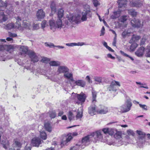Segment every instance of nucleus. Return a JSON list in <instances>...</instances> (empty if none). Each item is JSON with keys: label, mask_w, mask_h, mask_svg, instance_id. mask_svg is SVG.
Instances as JSON below:
<instances>
[{"label": "nucleus", "mask_w": 150, "mask_h": 150, "mask_svg": "<svg viewBox=\"0 0 150 150\" xmlns=\"http://www.w3.org/2000/svg\"><path fill=\"white\" fill-rule=\"evenodd\" d=\"M108 112V109L107 107L102 106L100 109H98V113L104 114Z\"/></svg>", "instance_id": "nucleus-20"}, {"label": "nucleus", "mask_w": 150, "mask_h": 150, "mask_svg": "<svg viewBox=\"0 0 150 150\" xmlns=\"http://www.w3.org/2000/svg\"><path fill=\"white\" fill-rule=\"evenodd\" d=\"M132 43L131 45L130 46V50L132 51H134L135 49L137 47L138 45L135 42H133Z\"/></svg>", "instance_id": "nucleus-43"}, {"label": "nucleus", "mask_w": 150, "mask_h": 150, "mask_svg": "<svg viewBox=\"0 0 150 150\" xmlns=\"http://www.w3.org/2000/svg\"><path fill=\"white\" fill-rule=\"evenodd\" d=\"M127 133L129 135H131L134 136L135 134V133L133 131L130 129L128 130L127 131Z\"/></svg>", "instance_id": "nucleus-55"}, {"label": "nucleus", "mask_w": 150, "mask_h": 150, "mask_svg": "<svg viewBox=\"0 0 150 150\" xmlns=\"http://www.w3.org/2000/svg\"><path fill=\"white\" fill-rule=\"evenodd\" d=\"M12 48V46L10 45H0V51L4 50H6L7 51H8L10 49H11Z\"/></svg>", "instance_id": "nucleus-25"}, {"label": "nucleus", "mask_w": 150, "mask_h": 150, "mask_svg": "<svg viewBox=\"0 0 150 150\" xmlns=\"http://www.w3.org/2000/svg\"><path fill=\"white\" fill-rule=\"evenodd\" d=\"M81 110L77 112V115H76V118L77 119H81L83 116V111L82 110L81 108Z\"/></svg>", "instance_id": "nucleus-36"}, {"label": "nucleus", "mask_w": 150, "mask_h": 150, "mask_svg": "<svg viewBox=\"0 0 150 150\" xmlns=\"http://www.w3.org/2000/svg\"><path fill=\"white\" fill-rule=\"evenodd\" d=\"M8 35L10 37H16L17 36V35L16 34L12 33L11 32L8 33Z\"/></svg>", "instance_id": "nucleus-59"}, {"label": "nucleus", "mask_w": 150, "mask_h": 150, "mask_svg": "<svg viewBox=\"0 0 150 150\" xmlns=\"http://www.w3.org/2000/svg\"><path fill=\"white\" fill-rule=\"evenodd\" d=\"M31 146L28 144H27L25 148V150H31Z\"/></svg>", "instance_id": "nucleus-60"}, {"label": "nucleus", "mask_w": 150, "mask_h": 150, "mask_svg": "<svg viewBox=\"0 0 150 150\" xmlns=\"http://www.w3.org/2000/svg\"><path fill=\"white\" fill-rule=\"evenodd\" d=\"M146 41V39L144 38H142L141 40L140 45H143L144 44Z\"/></svg>", "instance_id": "nucleus-63"}, {"label": "nucleus", "mask_w": 150, "mask_h": 150, "mask_svg": "<svg viewBox=\"0 0 150 150\" xmlns=\"http://www.w3.org/2000/svg\"><path fill=\"white\" fill-rule=\"evenodd\" d=\"M91 135H88L83 138L81 141V144L80 145L82 149L84 148L83 146H86L88 145Z\"/></svg>", "instance_id": "nucleus-9"}, {"label": "nucleus", "mask_w": 150, "mask_h": 150, "mask_svg": "<svg viewBox=\"0 0 150 150\" xmlns=\"http://www.w3.org/2000/svg\"><path fill=\"white\" fill-rule=\"evenodd\" d=\"M116 131V130L115 129L109 128L108 134L109 135H112L114 133H115Z\"/></svg>", "instance_id": "nucleus-48"}, {"label": "nucleus", "mask_w": 150, "mask_h": 150, "mask_svg": "<svg viewBox=\"0 0 150 150\" xmlns=\"http://www.w3.org/2000/svg\"><path fill=\"white\" fill-rule=\"evenodd\" d=\"M50 116L51 118H54L56 116V114L54 111L51 112L49 113Z\"/></svg>", "instance_id": "nucleus-53"}, {"label": "nucleus", "mask_w": 150, "mask_h": 150, "mask_svg": "<svg viewBox=\"0 0 150 150\" xmlns=\"http://www.w3.org/2000/svg\"><path fill=\"white\" fill-rule=\"evenodd\" d=\"M49 23L50 29L53 32L55 31L56 28L61 29L64 26L61 19L57 18L55 22L53 21H50Z\"/></svg>", "instance_id": "nucleus-2"}, {"label": "nucleus", "mask_w": 150, "mask_h": 150, "mask_svg": "<svg viewBox=\"0 0 150 150\" xmlns=\"http://www.w3.org/2000/svg\"><path fill=\"white\" fill-rule=\"evenodd\" d=\"M64 77L67 79H69V83L72 85L73 84V82L74 81L73 76V74L71 73H65L64 74Z\"/></svg>", "instance_id": "nucleus-14"}, {"label": "nucleus", "mask_w": 150, "mask_h": 150, "mask_svg": "<svg viewBox=\"0 0 150 150\" xmlns=\"http://www.w3.org/2000/svg\"><path fill=\"white\" fill-rule=\"evenodd\" d=\"M86 85V82L85 81L82 80H79L75 81L73 82V84L72 86H75L77 85L80 86L82 87H85Z\"/></svg>", "instance_id": "nucleus-13"}, {"label": "nucleus", "mask_w": 150, "mask_h": 150, "mask_svg": "<svg viewBox=\"0 0 150 150\" xmlns=\"http://www.w3.org/2000/svg\"><path fill=\"white\" fill-rule=\"evenodd\" d=\"M16 21L15 24H14V29H17L21 31L23 30V28L21 26V19L19 17H17L16 18Z\"/></svg>", "instance_id": "nucleus-8"}, {"label": "nucleus", "mask_w": 150, "mask_h": 150, "mask_svg": "<svg viewBox=\"0 0 150 150\" xmlns=\"http://www.w3.org/2000/svg\"><path fill=\"white\" fill-rule=\"evenodd\" d=\"M72 138V137L71 136V134L69 136L65 141H63L61 143L63 144V145L67 144V143L69 142Z\"/></svg>", "instance_id": "nucleus-45"}, {"label": "nucleus", "mask_w": 150, "mask_h": 150, "mask_svg": "<svg viewBox=\"0 0 150 150\" xmlns=\"http://www.w3.org/2000/svg\"><path fill=\"white\" fill-rule=\"evenodd\" d=\"M94 79L95 81L97 82L96 83V84H100L102 82V78L101 77L96 76L95 77Z\"/></svg>", "instance_id": "nucleus-40"}, {"label": "nucleus", "mask_w": 150, "mask_h": 150, "mask_svg": "<svg viewBox=\"0 0 150 150\" xmlns=\"http://www.w3.org/2000/svg\"><path fill=\"white\" fill-rule=\"evenodd\" d=\"M128 13L132 17H135L137 15V13L133 9H131L128 10Z\"/></svg>", "instance_id": "nucleus-37"}, {"label": "nucleus", "mask_w": 150, "mask_h": 150, "mask_svg": "<svg viewBox=\"0 0 150 150\" xmlns=\"http://www.w3.org/2000/svg\"><path fill=\"white\" fill-rule=\"evenodd\" d=\"M141 38L139 36L133 35L132 38L129 41L130 43H132L133 42H137Z\"/></svg>", "instance_id": "nucleus-26"}, {"label": "nucleus", "mask_w": 150, "mask_h": 150, "mask_svg": "<svg viewBox=\"0 0 150 150\" xmlns=\"http://www.w3.org/2000/svg\"><path fill=\"white\" fill-rule=\"evenodd\" d=\"M8 19L7 16L4 14L3 12L0 13V25H1L3 22H5Z\"/></svg>", "instance_id": "nucleus-18"}, {"label": "nucleus", "mask_w": 150, "mask_h": 150, "mask_svg": "<svg viewBox=\"0 0 150 150\" xmlns=\"http://www.w3.org/2000/svg\"><path fill=\"white\" fill-rule=\"evenodd\" d=\"M50 60L49 58L46 57H43L41 59V62L43 63H47Z\"/></svg>", "instance_id": "nucleus-51"}, {"label": "nucleus", "mask_w": 150, "mask_h": 150, "mask_svg": "<svg viewBox=\"0 0 150 150\" xmlns=\"http://www.w3.org/2000/svg\"><path fill=\"white\" fill-rule=\"evenodd\" d=\"M146 56L147 57H150V43L146 47Z\"/></svg>", "instance_id": "nucleus-41"}, {"label": "nucleus", "mask_w": 150, "mask_h": 150, "mask_svg": "<svg viewBox=\"0 0 150 150\" xmlns=\"http://www.w3.org/2000/svg\"><path fill=\"white\" fill-rule=\"evenodd\" d=\"M126 0H118L117 3L119 5V7L121 8L123 6L127 4Z\"/></svg>", "instance_id": "nucleus-31"}, {"label": "nucleus", "mask_w": 150, "mask_h": 150, "mask_svg": "<svg viewBox=\"0 0 150 150\" xmlns=\"http://www.w3.org/2000/svg\"><path fill=\"white\" fill-rule=\"evenodd\" d=\"M44 126L45 129L47 131L49 132H50L52 131V127L49 123H45Z\"/></svg>", "instance_id": "nucleus-32"}, {"label": "nucleus", "mask_w": 150, "mask_h": 150, "mask_svg": "<svg viewBox=\"0 0 150 150\" xmlns=\"http://www.w3.org/2000/svg\"><path fill=\"white\" fill-rule=\"evenodd\" d=\"M33 28L34 30H37L39 28V26L38 24H34L33 25Z\"/></svg>", "instance_id": "nucleus-62"}, {"label": "nucleus", "mask_w": 150, "mask_h": 150, "mask_svg": "<svg viewBox=\"0 0 150 150\" xmlns=\"http://www.w3.org/2000/svg\"><path fill=\"white\" fill-rule=\"evenodd\" d=\"M36 17L39 20H41L45 17V13L42 9H40L37 11Z\"/></svg>", "instance_id": "nucleus-12"}, {"label": "nucleus", "mask_w": 150, "mask_h": 150, "mask_svg": "<svg viewBox=\"0 0 150 150\" xmlns=\"http://www.w3.org/2000/svg\"><path fill=\"white\" fill-rule=\"evenodd\" d=\"M20 50L24 54H26L27 52H28V47L25 46H21L20 48Z\"/></svg>", "instance_id": "nucleus-35"}, {"label": "nucleus", "mask_w": 150, "mask_h": 150, "mask_svg": "<svg viewBox=\"0 0 150 150\" xmlns=\"http://www.w3.org/2000/svg\"><path fill=\"white\" fill-rule=\"evenodd\" d=\"M140 107L142 108L143 110H147V106L145 105H142L141 104H139Z\"/></svg>", "instance_id": "nucleus-57"}, {"label": "nucleus", "mask_w": 150, "mask_h": 150, "mask_svg": "<svg viewBox=\"0 0 150 150\" xmlns=\"http://www.w3.org/2000/svg\"><path fill=\"white\" fill-rule=\"evenodd\" d=\"M116 37H114V39H113V41L112 42V45L114 46H116Z\"/></svg>", "instance_id": "nucleus-64"}, {"label": "nucleus", "mask_w": 150, "mask_h": 150, "mask_svg": "<svg viewBox=\"0 0 150 150\" xmlns=\"http://www.w3.org/2000/svg\"><path fill=\"white\" fill-rule=\"evenodd\" d=\"M144 47H141L136 51L135 54L139 57L142 56L144 54Z\"/></svg>", "instance_id": "nucleus-17"}, {"label": "nucleus", "mask_w": 150, "mask_h": 150, "mask_svg": "<svg viewBox=\"0 0 150 150\" xmlns=\"http://www.w3.org/2000/svg\"><path fill=\"white\" fill-rule=\"evenodd\" d=\"M40 138L43 140H45L47 138V134L44 131H40Z\"/></svg>", "instance_id": "nucleus-33"}, {"label": "nucleus", "mask_w": 150, "mask_h": 150, "mask_svg": "<svg viewBox=\"0 0 150 150\" xmlns=\"http://www.w3.org/2000/svg\"><path fill=\"white\" fill-rule=\"evenodd\" d=\"M41 142L40 139L38 138H33L31 141V144L33 146L38 147Z\"/></svg>", "instance_id": "nucleus-15"}, {"label": "nucleus", "mask_w": 150, "mask_h": 150, "mask_svg": "<svg viewBox=\"0 0 150 150\" xmlns=\"http://www.w3.org/2000/svg\"><path fill=\"white\" fill-rule=\"evenodd\" d=\"M50 8L52 13H54L56 11V8L55 4L54 2H52L51 3L50 5Z\"/></svg>", "instance_id": "nucleus-39"}, {"label": "nucleus", "mask_w": 150, "mask_h": 150, "mask_svg": "<svg viewBox=\"0 0 150 150\" xmlns=\"http://www.w3.org/2000/svg\"><path fill=\"white\" fill-rule=\"evenodd\" d=\"M47 25V22L46 21H44L42 22L41 23V26L42 28H44Z\"/></svg>", "instance_id": "nucleus-58"}, {"label": "nucleus", "mask_w": 150, "mask_h": 150, "mask_svg": "<svg viewBox=\"0 0 150 150\" xmlns=\"http://www.w3.org/2000/svg\"><path fill=\"white\" fill-rule=\"evenodd\" d=\"M6 9H7V10H6V12L8 14H10L11 12H12L13 11V7L11 6L10 5H9L8 8H6Z\"/></svg>", "instance_id": "nucleus-44"}, {"label": "nucleus", "mask_w": 150, "mask_h": 150, "mask_svg": "<svg viewBox=\"0 0 150 150\" xmlns=\"http://www.w3.org/2000/svg\"><path fill=\"white\" fill-rule=\"evenodd\" d=\"M120 16V12L119 11L114 12L113 14L111 16L112 19H115L119 17Z\"/></svg>", "instance_id": "nucleus-34"}, {"label": "nucleus", "mask_w": 150, "mask_h": 150, "mask_svg": "<svg viewBox=\"0 0 150 150\" xmlns=\"http://www.w3.org/2000/svg\"><path fill=\"white\" fill-rule=\"evenodd\" d=\"M14 144H15L16 147L21 148V143L17 140H15L14 142Z\"/></svg>", "instance_id": "nucleus-52"}, {"label": "nucleus", "mask_w": 150, "mask_h": 150, "mask_svg": "<svg viewBox=\"0 0 150 150\" xmlns=\"http://www.w3.org/2000/svg\"><path fill=\"white\" fill-rule=\"evenodd\" d=\"M96 106L94 105H91L88 108V112L91 115L96 114L98 113V109H96Z\"/></svg>", "instance_id": "nucleus-16"}, {"label": "nucleus", "mask_w": 150, "mask_h": 150, "mask_svg": "<svg viewBox=\"0 0 150 150\" xmlns=\"http://www.w3.org/2000/svg\"><path fill=\"white\" fill-rule=\"evenodd\" d=\"M79 147H81L80 145H79L77 144L75 146L71 148L70 150H78Z\"/></svg>", "instance_id": "nucleus-56"}, {"label": "nucleus", "mask_w": 150, "mask_h": 150, "mask_svg": "<svg viewBox=\"0 0 150 150\" xmlns=\"http://www.w3.org/2000/svg\"><path fill=\"white\" fill-rule=\"evenodd\" d=\"M28 54L30 58L31 61L33 62H35L38 61V58L34 51L29 50L28 52Z\"/></svg>", "instance_id": "nucleus-7"}, {"label": "nucleus", "mask_w": 150, "mask_h": 150, "mask_svg": "<svg viewBox=\"0 0 150 150\" xmlns=\"http://www.w3.org/2000/svg\"><path fill=\"white\" fill-rule=\"evenodd\" d=\"M6 1H4L1 0L0 1V10L3 11L5 10L6 8H8L9 4H7L5 3Z\"/></svg>", "instance_id": "nucleus-21"}, {"label": "nucleus", "mask_w": 150, "mask_h": 150, "mask_svg": "<svg viewBox=\"0 0 150 150\" xmlns=\"http://www.w3.org/2000/svg\"><path fill=\"white\" fill-rule=\"evenodd\" d=\"M14 28V23H10L6 25L5 28L7 30H11Z\"/></svg>", "instance_id": "nucleus-38"}, {"label": "nucleus", "mask_w": 150, "mask_h": 150, "mask_svg": "<svg viewBox=\"0 0 150 150\" xmlns=\"http://www.w3.org/2000/svg\"><path fill=\"white\" fill-rule=\"evenodd\" d=\"M92 102L94 103V102L96 101V98L97 93L96 92L93 90H92Z\"/></svg>", "instance_id": "nucleus-42"}, {"label": "nucleus", "mask_w": 150, "mask_h": 150, "mask_svg": "<svg viewBox=\"0 0 150 150\" xmlns=\"http://www.w3.org/2000/svg\"><path fill=\"white\" fill-rule=\"evenodd\" d=\"M137 133L139 134L137 142L139 143L142 144L145 142V133L141 131L137 130Z\"/></svg>", "instance_id": "nucleus-4"}, {"label": "nucleus", "mask_w": 150, "mask_h": 150, "mask_svg": "<svg viewBox=\"0 0 150 150\" xmlns=\"http://www.w3.org/2000/svg\"><path fill=\"white\" fill-rule=\"evenodd\" d=\"M94 136L96 139V138L97 140H99L102 138V135L100 131H97L94 133Z\"/></svg>", "instance_id": "nucleus-29"}, {"label": "nucleus", "mask_w": 150, "mask_h": 150, "mask_svg": "<svg viewBox=\"0 0 150 150\" xmlns=\"http://www.w3.org/2000/svg\"><path fill=\"white\" fill-rule=\"evenodd\" d=\"M49 64L50 66L57 67L60 64V63L58 61H50Z\"/></svg>", "instance_id": "nucleus-30"}, {"label": "nucleus", "mask_w": 150, "mask_h": 150, "mask_svg": "<svg viewBox=\"0 0 150 150\" xmlns=\"http://www.w3.org/2000/svg\"><path fill=\"white\" fill-rule=\"evenodd\" d=\"M77 98L79 101L84 102L86 99V96L83 93L81 92L79 94H77Z\"/></svg>", "instance_id": "nucleus-23"}, {"label": "nucleus", "mask_w": 150, "mask_h": 150, "mask_svg": "<svg viewBox=\"0 0 150 150\" xmlns=\"http://www.w3.org/2000/svg\"><path fill=\"white\" fill-rule=\"evenodd\" d=\"M68 118L70 121L74 120L75 118L74 115H73L72 112L70 111L69 112L68 115Z\"/></svg>", "instance_id": "nucleus-47"}, {"label": "nucleus", "mask_w": 150, "mask_h": 150, "mask_svg": "<svg viewBox=\"0 0 150 150\" xmlns=\"http://www.w3.org/2000/svg\"><path fill=\"white\" fill-rule=\"evenodd\" d=\"M57 18L61 19L64 16V11L62 8H60L57 10Z\"/></svg>", "instance_id": "nucleus-24"}, {"label": "nucleus", "mask_w": 150, "mask_h": 150, "mask_svg": "<svg viewBox=\"0 0 150 150\" xmlns=\"http://www.w3.org/2000/svg\"><path fill=\"white\" fill-rule=\"evenodd\" d=\"M93 2L95 6H97L99 5V3L97 0H93Z\"/></svg>", "instance_id": "nucleus-61"}, {"label": "nucleus", "mask_w": 150, "mask_h": 150, "mask_svg": "<svg viewBox=\"0 0 150 150\" xmlns=\"http://www.w3.org/2000/svg\"><path fill=\"white\" fill-rule=\"evenodd\" d=\"M114 136L116 139H119V140H118V146L124 144L123 142L122 141V139L121 137V132H120L116 131V133L115 134Z\"/></svg>", "instance_id": "nucleus-10"}, {"label": "nucleus", "mask_w": 150, "mask_h": 150, "mask_svg": "<svg viewBox=\"0 0 150 150\" xmlns=\"http://www.w3.org/2000/svg\"><path fill=\"white\" fill-rule=\"evenodd\" d=\"M45 45L47 47H54L55 45L54 44L51 43H47L46 42L45 43Z\"/></svg>", "instance_id": "nucleus-54"}, {"label": "nucleus", "mask_w": 150, "mask_h": 150, "mask_svg": "<svg viewBox=\"0 0 150 150\" xmlns=\"http://www.w3.org/2000/svg\"><path fill=\"white\" fill-rule=\"evenodd\" d=\"M85 45V43L83 42H78V43H66V46L69 47H73L76 46H82Z\"/></svg>", "instance_id": "nucleus-22"}, {"label": "nucleus", "mask_w": 150, "mask_h": 150, "mask_svg": "<svg viewBox=\"0 0 150 150\" xmlns=\"http://www.w3.org/2000/svg\"><path fill=\"white\" fill-rule=\"evenodd\" d=\"M127 16H122L120 17L119 20L120 21L124 23L127 21Z\"/></svg>", "instance_id": "nucleus-49"}, {"label": "nucleus", "mask_w": 150, "mask_h": 150, "mask_svg": "<svg viewBox=\"0 0 150 150\" xmlns=\"http://www.w3.org/2000/svg\"><path fill=\"white\" fill-rule=\"evenodd\" d=\"M132 105L131 99L129 98L127 99L125 104L120 107L121 112L125 113L131 110Z\"/></svg>", "instance_id": "nucleus-3"}, {"label": "nucleus", "mask_w": 150, "mask_h": 150, "mask_svg": "<svg viewBox=\"0 0 150 150\" xmlns=\"http://www.w3.org/2000/svg\"><path fill=\"white\" fill-rule=\"evenodd\" d=\"M69 71L68 68L66 66H59L57 69V72L58 74L65 73Z\"/></svg>", "instance_id": "nucleus-11"}, {"label": "nucleus", "mask_w": 150, "mask_h": 150, "mask_svg": "<svg viewBox=\"0 0 150 150\" xmlns=\"http://www.w3.org/2000/svg\"><path fill=\"white\" fill-rule=\"evenodd\" d=\"M1 144H2L4 148L6 149L8 147L9 145L8 141L6 139H5L4 140H2Z\"/></svg>", "instance_id": "nucleus-27"}, {"label": "nucleus", "mask_w": 150, "mask_h": 150, "mask_svg": "<svg viewBox=\"0 0 150 150\" xmlns=\"http://www.w3.org/2000/svg\"><path fill=\"white\" fill-rule=\"evenodd\" d=\"M120 52L121 53V54L123 55L129 57L132 61H133L134 60V59L132 57L130 56L127 54L125 53V52H124L122 51V50H120Z\"/></svg>", "instance_id": "nucleus-50"}, {"label": "nucleus", "mask_w": 150, "mask_h": 150, "mask_svg": "<svg viewBox=\"0 0 150 150\" xmlns=\"http://www.w3.org/2000/svg\"><path fill=\"white\" fill-rule=\"evenodd\" d=\"M116 85L120 87L121 86L120 82L115 81H112L110 86L108 88V90L109 91H116L117 90V88L116 86Z\"/></svg>", "instance_id": "nucleus-5"}, {"label": "nucleus", "mask_w": 150, "mask_h": 150, "mask_svg": "<svg viewBox=\"0 0 150 150\" xmlns=\"http://www.w3.org/2000/svg\"><path fill=\"white\" fill-rule=\"evenodd\" d=\"M143 4L140 1H134L130 2V5L132 7H140L142 6Z\"/></svg>", "instance_id": "nucleus-19"}, {"label": "nucleus", "mask_w": 150, "mask_h": 150, "mask_svg": "<svg viewBox=\"0 0 150 150\" xmlns=\"http://www.w3.org/2000/svg\"><path fill=\"white\" fill-rule=\"evenodd\" d=\"M131 33V31L129 30H125L122 34V35L123 38H125L126 36H129Z\"/></svg>", "instance_id": "nucleus-28"}, {"label": "nucleus", "mask_w": 150, "mask_h": 150, "mask_svg": "<svg viewBox=\"0 0 150 150\" xmlns=\"http://www.w3.org/2000/svg\"><path fill=\"white\" fill-rule=\"evenodd\" d=\"M90 6L86 4L84 7L85 10L82 13L81 18L80 16L78 14H69L67 16V18L65 21V25L67 26H71L74 23H77L80 19L83 21H86L87 18L92 17V13L90 10Z\"/></svg>", "instance_id": "nucleus-1"}, {"label": "nucleus", "mask_w": 150, "mask_h": 150, "mask_svg": "<svg viewBox=\"0 0 150 150\" xmlns=\"http://www.w3.org/2000/svg\"><path fill=\"white\" fill-rule=\"evenodd\" d=\"M131 23L132 26L134 27L138 28L142 27L143 26V22H141L138 19L136 20L134 18L131 21Z\"/></svg>", "instance_id": "nucleus-6"}, {"label": "nucleus", "mask_w": 150, "mask_h": 150, "mask_svg": "<svg viewBox=\"0 0 150 150\" xmlns=\"http://www.w3.org/2000/svg\"><path fill=\"white\" fill-rule=\"evenodd\" d=\"M22 27L23 28H25L28 29L30 28V24L26 21H23V22Z\"/></svg>", "instance_id": "nucleus-46"}]
</instances>
